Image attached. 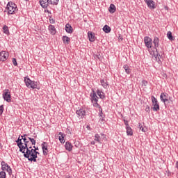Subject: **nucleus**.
I'll list each match as a JSON object with an SVG mask.
<instances>
[{
    "label": "nucleus",
    "mask_w": 178,
    "mask_h": 178,
    "mask_svg": "<svg viewBox=\"0 0 178 178\" xmlns=\"http://www.w3.org/2000/svg\"><path fill=\"white\" fill-rule=\"evenodd\" d=\"M26 151H24V156L26 158L28 161L31 162H37V154H40V152L35 151V149H33V147L31 146L29 147H26Z\"/></svg>",
    "instance_id": "f257e3e1"
},
{
    "label": "nucleus",
    "mask_w": 178,
    "mask_h": 178,
    "mask_svg": "<svg viewBox=\"0 0 178 178\" xmlns=\"http://www.w3.org/2000/svg\"><path fill=\"white\" fill-rule=\"evenodd\" d=\"M153 44L156 49V51L154 53V56L156 60L159 62L161 60V58H162V55H163V49H159V38L158 37H154Z\"/></svg>",
    "instance_id": "f03ea898"
},
{
    "label": "nucleus",
    "mask_w": 178,
    "mask_h": 178,
    "mask_svg": "<svg viewBox=\"0 0 178 178\" xmlns=\"http://www.w3.org/2000/svg\"><path fill=\"white\" fill-rule=\"evenodd\" d=\"M6 10H7L8 15H15L18 10L17 6L12 1H9L6 8Z\"/></svg>",
    "instance_id": "7ed1b4c3"
},
{
    "label": "nucleus",
    "mask_w": 178,
    "mask_h": 178,
    "mask_svg": "<svg viewBox=\"0 0 178 178\" xmlns=\"http://www.w3.org/2000/svg\"><path fill=\"white\" fill-rule=\"evenodd\" d=\"M24 83L28 87V88H33V90L35 88H38V86L37 85V82L34 81H31L30 78L29 77H25L24 78Z\"/></svg>",
    "instance_id": "20e7f679"
},
{
    "label": "nucleus",
    "mask_w": 178,
    "mask_h": 178,
    "mask_svg": "<svg viewBox=\"0 0 178 178\" xmlns=\"http://www.w3.org/2000/svg\"><path fill=\"white\" fill-rule=\"evenodd\" d=\"M90 101L92 102V104H93V106H95V108H101V106H99V104H98V96H97V92L94 90H92V92H91L90 94Z\"/></svg>",
    "instance_id": "39448f33"
},
{
    "label": "nucleus",
    "mask_w": 178,
    "mask_h": 178,
    "mask_svg": "<svg viewBox=\"0 0 178 178\" xmlns=\"http://www.w3.org/2000/svg\"><path fill=\"white\" fill-rule=\"evenodd\" d=\"M151 98L152 103V109H153L154 112H158V111L160 109L159 102H158V99L155 97L152 96Z\"/></svg>",
    "instance_id": "423d86ee"
},
{
    "label": "nucleus",
    "mask_w": 178,
    "mask_h": 178,
    "mask_svg": "<svg viewBox=\"0 0 178 178\" xmlns=\"http://www.w3.org/2000/svg\"><path fill=\"white\" fill-rule=\"evenodd\" d=\"M21 137L22 140H23L24 143V145H23V147H20L19 151L20 152L24 153V151H26V148H29L31 147V145H30V140H29V138H23V136Z\"/></svg>",
    "instance_id": "0eeeda50"
},
{
    "label": "nucleus",
    "mask_w": 178,
    "mask_h": 178,
    "mask_svg": "<svg viewBox=\"0 0 178 178\" xmlns=\"http://www.w3.org/2000/svg\"><path fill=\"white\" fill-rule=\"evenodd\" d=\"M3 98L6 102H12V96L10 95V91L8 89H6L3 92Z\"/></svg>",
    "instance_id": "6e6552de"
},
{
    "label": "nucleus",
    "mask_w": 178,
    "mask_h": 178,
    "mask_svg": "<svg viewBox=\"0 0 178 178\" xmlns=\"http://www.w3.org/2000/svg\"><path fill=\"white\" fill-rule=\"evenodd\" d=\"M1 170H6L9 175L12 173V168H10V166H9L8 163H6L5 161L1 162Z\"/></svg>",
    "instance_id": "1a4fd4ad"
},
{
    "label": "nucleus",
    "mask_w": 178,
    "mask_h": 178,
    "mask_svg": "<svg viewBox=\"0 0 178 178\" xmlns=\"http://www.w3.org/2000/svg\"><path fill=\"white\" fill-rule=\"evenodd\" d=\"M145 45L147 48H152V39L148 36L144 38Z\"/></svg>",
    "instance_id": "9d476101"
},
{
    "label": "nucleus",
    "mask_w": 178,
    "mask_h": 178,
    "mask_svg": "<svg viewBox=\"0 0 178 178\" xmlns=\"http://www.w3.org/2000/svg\"><path fill=\"white\" fill-rule=\"evenodd\" d=\"M76 115H78L79 119H84V118H86V109L84 108H80L79 110H77L76 111Z\"/></svg>",
    "instance_id": "9b49d317"
},
{
    "label": "nucleus",
    "mask_w": 178,
    "mask_h": 178,
    "mask_svg": "<svg viewBox=\"0 0 178 178\" xmlns=\"http://www.w3.org/2000/svg\"><path fill=\"white\" fill-rule=\"evenodd\" d=\"M8 58H9V53L5 51L0 52V60L5 62Z\"/></svg>",
    "instance_id": "f8f14e48"
},
{
    "label": "nucleus",
    "mask_w": 178,
    "mask_h": 178,
    "mask_svg": "<svg viewBox=\"0 0 178 178\" xmlns=\"http://www.w3.org/2000/svg\"><path fill=\"white\" fill-rule=\"evenodd\" d=\"M42 149L43 151V155H48V144L46 142H43L41 145Z\"/></svg>",
    "instance_id": "ddd939ff"
},
{
    "label": "nucleus",
    "mask_w": 178,
    "mask_h": 178,
    "mask_svg": "<svg viewBox=\"0 0 178 178\" xmlns=\"http://www.w3.org/2000/svg\"><path fill=\"white\" fill-rule=\"evenodd\" d=\"M168 97H169V95H168V93L162 92L160 95V99L164 104H165L166 102H168V101H169V99H168Z\"/></svg>",
    "instance_id": "4468645a"
},
{
    "label": "nucleus",
    "mask_w": 178,
    "mask_h": 178,
    "mask_svg": "<svg viewBox=\"0 0 178 178\" xmlns=\"http://www.w3.org/2000/svg\"><path fill=\"white\" fill-rule=\"evenodd\" d=\"M40 3L43 9H47L49 6V1L48 0H40Z\"/></svg>",
    "instance_id": "2eb2a0df"
},
{
    "label": "nucleus",
    "mask_w": 178,
    "mask_h": 178,
    "mask_svg": "<svg viewBox=\"0 0 178 178\" xmlns=\"http://www.w3.org/2000/svg\"><path fill=\"white\" fill-rule=\"evenodd\" d=\"M65 148L67 151L70 152L73 149V145L70 142H66L65 145Z\"/></svg>",
    "instance_id": "dca6fc26"
},
{
    "label": "nucleus",
    "mask_w": 178,
    "mask_h": 178,
    "mask_svg": "<svg viewBox=\"0 0 178 178\" xmlns=\"http://www.w3.org/2000/svg\"><path fill=\"white\" fill-rule=\"evenodd\" d=\"M88 37L89 38V41H90V42H94V41H95V35L94 33H92V32H88Z\"/></svg>",
    "instance_id": "f3484780"
},
{
    "label": "nucleus",
    "mask_w": 178,
    "mask_h": 178,
    "mask_svg": "<svg viewBox=\"0 0 178 178\" xmlns=\"http://www.w3.org/2000/svg\"><path fill=\"white\" fill-rule=\"evenodd\" d=\"M58 136L60 143H61V144H65V134L59 132Z\"/></svg>",
    "instance_id": "a211bd4d"
},
{
    "label": "nucleus",
    "mask_w": 178,
    "mask_h": 178,
    "mask_svg": "<svg viewBox=\"0 0 178 178\" xmlns=\"http://www.w3.org/2000/svg\"><path fill=\"white\" fill-rule=\"evenodd\" d=\"M65 31L69 33V34H72V33H73V28L72 27V25H70V24H67L65 25Z\"/></svg>",
    "instance_id": "6ab92c4d"
},
{
    "label": "nucleus",
    "mask_w": 178,
    "mask_h": 178,
    "mask_svg": "<svg viewBox=\"0 0 178 178\" xmlns=\"http://www.w3.org/2000/svg\"><path fill=\"white\" fill-rule=\"evenodd\" d=\"M49 30L53 35H55L56 34V29H55V26L54 25H49Z\"/></svg>",
    "instance_id": "aec40b11"
},
{
    "label": "nucleus",
    "mask_w": 178,
    "mask_h": 178,
    "mask_svg": "<svg viewBox=\"0 0 178 178\" xmlns=\"http://www.w3.org/2000/svg\"><path fill=\"white\" fill-rule=\"evenodd\" d=\"M100 83L104 88H108L109 87V84L108 83V81L106 79L100 80Z\"/></svg>",
    "instance_id": "412c9836"
},
{
    "label": "nucleus",
    "mask_w": 178,
    "mask_h": 178,
    "mask_svg": "<svg viewBox=\"0 0 178 178\" xmlns=\"http://www.w3.org/2000/svg\"><path fill=\"white\" fill-rule=\"evenodd\" d=\"M96 92L101 99H104L105 98V93L101 91L99 89H97Z\"/></svg>",
    "instance_id": "4be33fe9"
},
{
    "label": "nucleus",
    "mask_w": 178,
    "mask_h": 178,
    "mask_svg": "<svg viewBox=\"0 0 178 178\" xmlns=\"http://www.w3.org/2000/svg\"><path fill=\"white\" fill-rule=\"evenodd\" d=\"M22 136H19L18 139L16 140V143L17 144V147L19 148H23V143H22Z\"/></svg>",
    "instance_id": "5701e85b"
},
{
    "label": "nucleus",
    "mask_w": 178,
    "mask_h": 178,
    "mask_svg": "<svg viewBox=\"0 0 178 178\" xmlns=\"http://www.w3.org/2000/svg\"><path fill=\"white\" fill-rule=\"evenodd\" d=\"M108 11L110 13H115L116 12V6H115L114 4H111L108 8Z\"/></svg>",
    "instance_id": "b1692460"
},
{
    "label": "nucleus",
    "mask_w": 178,
    "mask_h": 178,
    "mask_svg": "<svg viewBox=\"0 0 178 178\" xmlns=\"http://www.w3.org/2000/svg\"><path fill=\"white\" fill-rule=\"evenodd\" d=\"M123 67L127 74H130V73H131V70H130V67L128 65H124Z\"/></svg>",
    "instance_id": "393cba45"
},
{
    "label": "nucleus",
    "mask_w": 178,
    "mask_h": 178,
    "mask_svg": "<svg viewBox=\"0 0 178 178\" xmlns=\"http://www.w3.org/2000/svg\"><path fill=\"white\" fill-rule=\"evenodd\" d=\"M95 141H96V143H99V144H101V136H99V134H96L95 135V138H94Z\"/></svg>",
    "instance_id": "a878e982"
},
{
    "label": "nucleus",
    "mask_w": 178,
    "mask_h": 178,
    "mask_svg": "<svg viewBox=\"0 0 178 178\" xmlns=\"http://www.w3.org/2000/svg\"><path fill=\"white\" fill-rule=\"evenodd\" d=\"M62 40L64 44H69L70 42V38L67 36H63Z\"/></svg>",
    "instance_id": "bb28decb"
},
{
    "label": "nucleus",
    "mask_w": 178,
    "mask_h": 178,
    "mask_svg": "<svg viewBox=\"0 0 178 178\" xmlns=\"http://www.w3.org/2000/svg\"><path fill=\"white\" fill-rule=\"evenodd\" d=\"M127 136H133V129L130 127H126Z\"/></svg>",
    "instance_id": "cd10ccee"
},
{
    "label": "nucleus",
    "mask_w": 178,
    "mask_h": 178,
    "mask_svg": "<svg viewBox=\"0 0 178 178\" xmlns=\"http://www.w3.org/2000/svg\"><path fill=\"white\" fill-rule=\"evenodd\" d=\"M103 31H104V33H111V28L109 27V26L108 25H105L104 27H103Z\"/></svg>",
    "instance_id": "c85d7f7f"
},
{
    "label": "nucleus",
    "mask_w": 178,
    "mask_h": 178,
    "mask_svg": "<svg viewBox=\"0 0 178 178\" xmlns=\"http://www.w3.org/2000/svg\"><path fill=\"white\" fill-rule=\"evenodd\" d=\"M49 5H58L59 0H48Z\"/></svg>",
    "instance_id": "c756f323"
},
{
    "label": "nucleus",
    "mask_w": 178,
    "mask_h": 178,
    "mask_svg": "<svg viewBox=\"0 0 178 178\" xmlns=\"http://www.w3.org/2000/svg\"><path fill=\"white\" fill-rule=\"evenodd\" d=\"M3 31L4 34H9V28L8 27V26L4 25L3 27Z\"/></svg>",
    "instance_id": "7c9ffc66"
},
{
    "label": "nucleus",
    "mask_w": 178,
    "mask_h": 178,
    "mask_svg": "<svg viewBox=\"0 0 178 178\" xmlns=\"http://www.w3.org/2000/svg\"><path fill=\"white\" fill-rule=\"evenodd\" d=\"M99 116H100V120L102 121V122H104V116L102 115V108H101V107H99Z\"/></svg>",
    "instance_id": "2f4dec72"
},
{
    "label": "nucleus",
    "mask_w": 178,
    "mask_h": 178,
    "mask_svg": "<svg viewBox=\"0 0 178 178\" xmlns=\"http://www.w3.org/2000/svg\"><path fill=\"white\" fill-rule=\"evenodd\" d=\"M147 6L150 9H155V2L154 1H150L149 5H147Z\"/></svg>",
    "instance_id": "473e14b6"
},
{
    "label": "nucleus",
    "mask_w": 178,
    "mask_h": 178,
    "mask_svg": "<svg viewBox=\"0 0 178 178\" xmlns=\"http://www.w3.org/2000/svg\"><path fill=\"white\" fill-rule=\"evenodd\" d=\"M167 37H168V40H170V41H173V40H175L173 38V35H172V33L170 31H168L167 33Z\"/></svg>",
    "instance_id": "72a5a7b5"
},
{
    "label": "nucleus",
    "mask_w": 178,
    "mask_h": 178,
    "mask_svg": "<svg viewBox=\"0 0 178 178\" xmlns=\"http://www.w3.org/2000/svg\"><path fill=\"white\" fill-rule=\"evenodd\" d=\"M28 140L31 141L32 145H35L36 141L33 138L28 137Z\"/></svg>",
    "instance_id": "f704fd0d"
},
{
    "label": "nucleus",
    "mask_w": 178,
    "mask_h": 178,
    "mask_svg": "<svg viewBox=\"0 0 178 178\" xmlns=\"http://www.w3.org/2000/svg\"><path fill=\"white\" fill-rule=\"evenodd\" d=\"M0 178H6V172L4 171L0 172Z\"/></svg>",
    "instance_id": "c9c22d12"
},
{
    "label": "nucleus",
    "mask_w": 178,
    "mask_h": 178,
    "mask_svg": "<svg viewBox=\"0 0 178 178\" xmlns=\"http://www.w3.org/2000/svg\"><path fill=\"white\" fill-rule=\"evenodd\" d=\"M139 129L143 133H145V131H147V128H144L143 126H141V124H139Z\"/></svg>",
    "instance_id": "e433bc0d"
},
{
    "label": "nucleus",
    "mask_w": 178,
    "mask_h": 178,
    "mask_svg": "<svg viewBox=\"0 0 178 178\" xmlns=\"http://www.w3.org/2000/svg\"><path fill=\"white\" fill-rule=\"evenodd\" d=\"M13 65H14V66H16L17 65V61L15 58H13Z\"/></svg>",
    "instance_id": "4c0bfd02"
},
{
    "label": "nucleus",
    "mask_w": 178,
    "mask_h": 178,
    "mask_svg": "<svg viewBox=\"0 0 178 178\" xmlns=\"http://www.w3.org/2000/svg\"><path fill=\"white\" fill-rule=\"evenodd\" d=\"M3 113V105L0 106V115Z\"/></svg>",
    "instance_id": "58836bf2"
},
{
    "label": "nucleus",
    "mask_w": 178,
    "mask_h": 178,
    "mask_svg": "<svg viewBox=\"0 0 178 178\" xmlns=\"http://www.w3.org/2000/svg\"><path fill=\"white\" fill-rule=\"evenodd\" d=\"M95 58L96 59H98L99 60H101L102 56H101L100 54H99V55H95Z\"/></svg>",
    "instance_id": "ea45409f"
},
{
    "label": "nucleus",
    "mask_w": 178,
    "mask_h": 178,
    "mask_svg": "<svg viewBox=\"0 0 178 178\" xmlns=\"http://www.w3.org/2000/svg\"><path fill=\"white\" fill-rule=\"evenodd\" d=\"M142 83H143V86H147V85L148 84V81L145 80H143Z\"/></svg>",
    "instance_id": "a19ab883"
},
{
    "label": "nucleus",
    "mask_w": 178,
    "mask_h": 178,
    "mask_svg": "<svg viewBox=\"0 0 178 178\" xmlns=\"http://www.w3.org/2000/svg\"><path fill=\"white\" fill-rule=\"evenodd\" d=\"M152 0H145V2L147 3V5H149V2H152Z\"/></svg>",
    "instance_id": "79ce46f5"
},
{
    "label": "nucleus",
    "mask_w": 178,
    "mask_h": 178,
    "mask_svg": "<svg viewBox=\"0 0 178 178\" xmlns=\"http://www.w3.org/2000/svg\"><path fill=\"white\" fill-rule=\"evenodd\" d=\"M145 111H146L147 112H149V106H146Z\"/></svg>",
    "instance_id": "37998d69"
},
{
    "label": "nucleus",
    "mask_w": 178,
    "mask_h": 178,
    "mask_svg": "<svg viewBox=\"0 0 178 178\" xmlns=\"http://www.w3.org/2000/svg\"><path fill=\"white\" fill-rule=\"evenodd\" d=\"M124 124L127 126V127H129V122H127V120H124Z\"/></svg>",
    "instance_id": "c03bdc74"
},
{
    "label": "nucleus",
    "mask_w": 178,
    "mask_h": 178,
    "mask_svg": "<svg viewBox=\"0 0 178 178\" xmlns=\"http://www.w3.org/2000/svg\"><path fill=\"white\" fill-rule=\"evenodd\" d=\"M91 145H95V140H92L90 143Z\"/></svg>",
    "instance_id": "a18cd8bd"
},
{
    "label": "nucleus",
    "mask_w": 178,
    "mask_h": 178,
    "mask_svg": "<svg viewBox=\"0 0 178 178\" xmlns=\"http://www.w3.org/2000/svg\"><path fill=\"white\" fill-rule=\"evenodd\" d=\"M27 134H24V136H21V137H23V138H26Z\"/></svg>",
    "instance_id": "49530a36"
},
{
    "label": "nucleus",
    "mask_w": 178,
    "mask_h": 178,
    "mask_svg": "<svg viewBox=\"0 0 178 178\" xmlns=\"http://www.w3.org/2000/svg\"><path fill=\"white\" fill-rule=\"evenodd\" d=\"M33 149H35V151H38V147H35V146H33Z\"/></svg>",
    "instance_id": "de8ad7c7"
},
{
    "label": "nucleus",
    "mask_w": 178,
    "mask_h": 178,
    "mask_svg": "<svg viewBox=\"0 0 178 178\" xmlns=\"http://www.w3.org/2000/svg\"><path fill=\"white\" fill-rule=\"evenodd\" d=\"M119 41H123V38H120Z\"/></svg>",
    "instance_id": "09e8293b"
},
{
    "label": "nucleus",
    "mask_w": 178,
    "mask_h": 178,
    "mask_svg": "<svg viewBox=\"0 0 178 178\" xmlns=\"http://www.w3.org/2000/svg\"><path fill=\"white\" fill-rule=\"evenodd\" d=\"M165 9H168V7L165 6Z\"/></svg>",
    "instance_id": "8fccbe9b"
},
{
    "label": "nucleus",
    "mask_w": 178,
    "mask_h": 178,
    "mask_svg": "<svg viewBox=\"0 0 178 178\" xmlns=\"http://www.w3.org/2000/svg\"><path fill=\"white\" fill-rule=\"evenodd\" d=\"M102 134V136H104V134Z\"/></svg>",
    "instance_id": "3c124183"
},
{
    "label": "nucleus",
    "mask_w": 178,
    "mask_h": 178,
    "mask_svg": "<svg viewBox=\"0 0 178 178\" xmlns=\"http://www.w3.org/2000/svg\"><path fill=\"white\" fill-rule=\"evenodd\" d=\"M25 1H29V0H25Z\"/></svg>",
    "instance_id": "603ef678"
},
{
    "label": "nucleus",
    "mask_w": 178,
    "mask_h": 178,
    "mask_svg": "<svg viewBox=\"0 0 178 178\" xmlns=\"http://www.w3.org/2000/svg\"><path fill=\"white\" fill-rule=\"evenodd\" d=\"M69 178H72L71 177H70Z\"/></svg>",
    "instance_id": "864d4df0"
}]
</instances>
